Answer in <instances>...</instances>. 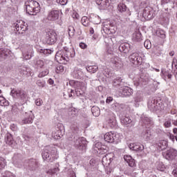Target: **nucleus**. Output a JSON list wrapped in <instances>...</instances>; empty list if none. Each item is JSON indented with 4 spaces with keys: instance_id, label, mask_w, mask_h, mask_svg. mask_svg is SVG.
<instances>
[{
    "instance_id": "obj_21",
    "label": "nucleus",
    "mask_w": 177,
    "mask_h": 177,
    "mask_svg": "<svg viewBox=\"0 0 177 177\" xmlns=\"http://www.w3.org/2000/svg\"><path fill=\"white\" fill-rule=\"evenodd\" d=\"M140 121L142 124H144V125H147V127H151L154 124L153 119L146 115H142L140 117Z\"/></svg>"
},
{
    "instance_id": "obj_44",
    "label": "nucleus",
    "mask_w": 177,
    "mask_h": 177,
    "mask_svg": "<svg viewBox=\"0 0 177 177\" xmlns=\"http://www.w3.org/2000/svg\"><path fill=\"white\" fill-rule=\"evenodd\" d=\"M68 31L69 37H74V34H75V29L74 28V26H69Z\"/></svg>"
},
{
    "instance_id": "obj_31",
    "label": "nucleus",
    "mask_w": 177,
    "mask_h": 177,
    "mask_svg": "<svg viewBox=\"0 0 177 177\" xmlns=\"http://www.w3.org/2000/svg\"><path fill=\"white\" fill-rule=\"evenodd\" d=\"M5 142L9 146H13V143H15V140H13V136L10 133H8L5 136Z\"/></svg>"
},
{
    "instance_id": "obj_54",
    "label": "nucleus",
    "mask_w": 177,
    "mask_h": 177,
    "mask_svg": "<svg viewBox=\"0 0 177 177\" xmlns=\"http://www.w3.org/2000/svg\"><path fill=\"white\" fill-rule=\"evenodd\" d=\"M3 177H16V176H15V175H13V173L10 172V171H6L3 174Z\"/></svg>"
},
{
    "instance_id": "obj_13",
    "label": "nucleus",
    "mask_w": 177,
    "mask_h": 177,
    "mask_svg": "<svg viewBox=\"0 0 177 177\" xmlns=\"http://www.w3.org/2000/svg\"><path fill=\"white\" fill-rule=\"evenodd\" d=\"M154 16H156V14H154V10L151 7H146L143 10L142 17L145 20H151L154 18Z\"/></svg>"
},
{
    "instance_id": "obj_63",
    "label": "nucleus",
    "mask_w": 177,
    "mask_h": 177,
    "mask_svg": "<svg viewBox=\"0 0 177 177\" xmlns=\"http://www.w3.org/2000/svg\"><path fill=\"white\" fill-rule=\"evenodd\" d=\"M169 138L172 140V142H175V136H174L172 133L169 134Z\"/></svg>"
},
{
    "instance_id": "obj_57",
    "label": "nucleus",
    "mask_w": 177,
    "mask_h": 177,
    "mask_svg": "<svg viewBox=\"0 0 177 177\" xmlns=\"http://www.w3.org/2000/svg\"><path fill=\"white\" fill-rule=\"evenodd\" d=\"M67 2H68V0H57V3L62 6L67 5Z\"/></svg>"
},
{
    "instance_id": "obj_1",
    "label": "nucleus",
    "mask_w": 177,
    "mask_h": 177,
    "mask_svg": "<svg viewBox=\"0 0 177 177\" xmlns=\"http://www.w3.org/2000/svg\"><path fill=\"white\" fill-rule=\"evenodd\" d=\"M75 57V50L74 48H68L64 47V50H59L55 54V60L57 63H60V60H64L65 62H68L70 58Z\"/></svg>"
},
{
    "instance_id": "obj_35",
    "label": "nucleus",
    "mask_w": 177,
    "mask_h": 177,
    "mask_svg": "<svg viewBox=\"0 0 177 177\" xmlns=\"http://www.w3.org/2000/svg\"><path fill=\"white\" fill-rule=\"evenodd\" d=\"M81 23L84 27H89V26H91V22L89 21V19L86 16H84L82 17Z\"/></svg>"
},
{
    "instance_id": "obj_10",
    "label": "nucleus",
    "mask_w": 177,
    "mask_h": 177,
    "mask_svg": "<svg viewBox=\"0 0 177 177\" xmlns=\"http://www.w3.org/2000/svg\"><path fill=\"white\" fill-rule=\"evenodd\" d=\"M129 59L134 66H140L143 63V59L138 53H133L129 56Z\"/></svg>"
},
{
    "instance_id": "obj_50",
    "label": "nucleus",
    "mask_w": 177,
    "mask_h": 177,
    "mask_svg": "<svg viewBox=\"0 0 177 177\" xmlns=\"http://www.w3.org/2000/svg\"><path fill=\"white\" fill-rule=\"evenodd\" d=\"M6 166V162H5V159L3 158H0V169H3Z\"/></svg>"
},
{
    "instance_id": "obj_39",
    "label": "nucleus",
    "mask_w": 177,
    "mask_h": 177,
    "mask_svg": "<svg viewBox=\"0 0 177 177\" xmlns=\"http://www.w3.org/2000/svg\"><path fill=\"white\" fill-rule=\"evenodd\" d=\"M86 68L88 73H96V71L99 70V67L97 66H87Z\"/></svg>"
},
{
    "instance_id": "obj_6",
    "label": "nucleus",
    "mask_w": 177,
    "mask_h": 177,
    "mask_svg": "<svg viewBox=\"0 0 177 177\" xmlns=\"http://www.w3.org/2000/svg\"><path fill=\"white\" fill-rule=\"evenodd\" d=\"M10 95L14 97V99H20L24 100L26 99V91L21 90V88H12Z\"/></svg>"
},
{
    "instance_id": "obj_37",
    "label": "nucleus",
    "mask_w": 177,
    "mask_h": 177,
    "mask_svg": "<svg viewBox=\"0 0 177 177\" xmlns=\"http://www.w3.org/2000/svg\"><path fill=\"white\" fill-rule=\"evenodd\" d=\"M73 77L77 80H81L82 78V71L80 69H75L73 71Z\"/></svg>"
},
{
    "instance_id": "obj_62",
    "label": "nucleus",
    "mask_w": 177,
    "mask_h": 177,
    "mask_svg": "<svg viewBox=\"0 0 177 177\" xmlns=\"http://www.w3.org/2000/svg\"><path fill=\"white\" fill-rule=\"evenodd\" d=\"M113 97H108L106 98V103H107L108 104H110V102H113Z\"/></svg>"
},
{
    "instance_id": "obj_23",
    "label": "nucleus",
    "mask_w": 177,
    "mask_h": 177,
    "mask_svg": "<svg viewBox=\"0 0 177 177\" xmlns=\"http://www.w3.org/2000/svg\"><path fill=\"white\" fill-rule=\"evenodd\" d=\"M12 51L8 48H0V59H8L10 57Z\"/></svg>"
},
{
    "instance_id": "obj_40",
    "label": "nucleus",
    "mask_w": 177,
    "mask_h": 177,
    "mask_svg": "<svg viewBox=\"0 0 177 177\" xmlns=\"http://www.w3.org/2000/svg\"><path fill=\"white\" fill-rule=\"evenodd\" d=\"M158 147L161 150L167 149L168 148L167 147H168V142L166 140H162L159 142Z\"/></svg>"
},
{
    "instance_id": "obj_17",
    "label": "nucleus",
    "mask_w": 177,
    "mask_h": 177,
    "mask_svg": "<svg viewBox=\"0 0 177 177\" xmlns=\"http://www.w3.org/2000/svg\"><path fill=\"white\" fill-rule=\"evenodd\" d=\"M119 92L121 93V95H123V96H131L133 94V90L129 86H122L119 89Z\"/></svg>"
},
{
    "instance_id": "obj_28",
    "label": "nucleus",
    "mask_w": 177,
    "mask_h": 177,
    "mask_svg": "<svg viewBox=\"0 0 177 177\" xmlns=\"http://www.w3.org/2000/svg\"><path fill=\"white\" fill-rule=\"evenodd\" d=\"M19 72L21 75H24L25 77H30L31 75V69L26 66H22L19 69Z\"/></svg>"
},
{
    "instance_id": "obj_24",
    "label": "nucleus",
    "mask_w": 177,
    "mask_h": 177,
    "mask_svg": "<svg viewBox=\"0 0 177 177\" xmlns=\"http://www.w3.org/2000/svg\"><path fill=\"white\" fill-rule=\"evenodd\" d=\"M113 88H117L120 90V88H122L124 86V82H122V79L120 77H118L113 80Z\"/></svg>"
},
{
    "instance_id": "obj_48",
    "label": "nucleus",
    "mask_w": 177,
    "mask_h": 177,
    "mask_svg": "<svg viewBox=\"0 0 177 177\" xmlns=\"http://www.w3.org/2000/svg\"><path fill=\"white\" fill-rule=\"evenodd\" d=\"M156 34L158 37H160V38H165V32H164V30H158Z\"/></svg>"
},
{
    "instance_id": "obj_9",
    "label": "nucleus",
    "mask_w": 177,
    "mask_h": 177,
    "mask_svg": "<svg viewBox=\"0 0 177 177\" xmlns=\"http://www.w3.org/2000/svg\"><path fill=\"white\" fill-rule=\"evenodd\" d=\"M162 156L168 161H172L177 157V151L174 148H167V151L162 153Z\"/></svg>"
},
{
    "instance_id": "obj_64",
    "label": "nucleus",
    "mask_w": 177,
    "mask_h": 177,
    "mask_svg": "<svg viewBox=\"0 0 177 177\" xmlns=\"http://www.w3.org/2000/svg\"><path fill=\"white\" fill-rule=\"evenodd\" d=\"M69 177H77V176L75 175V172H74V171H71Z\"/></svg>"
},
{
    "instance_id": "obj_25",
    "label": "nucleus",
    "mask_w": 177,
    "mask_h": 177,
    "mask_svg": "<svg viewBox=\"0 0 177 177\" xmlns=\"http://www.w3.org/2000/svg\"><path fill=\"white\" fill-rule=\"evenodd\" d=\"M129 149L133 151H142L145 149V147L140 144L133 143L129 145Z\"/></svg>"
},
{
    "instance_id": "obj_46",
    "label": "nucleus",
    "mask_w": 177,
    "mask_h": 177,
    "mask_svg": "<svg viewBox=\"0 0 177 177\" xmlns=\"http://www.w3.org/2000/svg\"><path fill=\"white\" fill-rule=\"evenodd\" d=\"M57 172H59V167H55L54 169L48 170L46 171V174L48 175H55Z\"/></svg>"
},
{
    "instance_id": "obj_3",
    "label": "nucleus",
    "mask_w": 177,
    "mask_h": 177,
    "mask_svg": "<svg viewBox=\"0 0 177 177\" xmlns=\"http://www.w3.org/2000/svg\"><path fill=\"white\" fill-rule=\"evenodd\" d=\"M69 85L75 89L77 96H84L85 93V83L75 80L69 81Z\"/></svg>"
},
{
    "instance_id": "obj_36",
    "label": "nucleus",
    "mask_w": 177,
    "mask_h": 177,
    "mask_svg": "<svg viewBox=\"0 0 177 177\" xmlns=\"http://www.w3.org/2000/svg\"><path fill=\"white\" fill-rule=\"evenodd\" d=\"M91 112L94 117H99L100 115V109L97 106H93L91 108Z\"/></svg>"
},
{
    "instance_id": "obj_61",
    "label": "nucleus",
    "mask_w": 177,
    "mask_h": 177,
    "mask_svg": "<svg viewBox=\"0 0 177 177\" xmlns=\"http://www.w3.org/2000/svg\"><path fill=\"white\" fill-rule=\"evenodd\" d=\"M36 106H41L42 104V100L41 99H37L35 101Z\"/></svg>"
},
{
    "instance_id": "obj_59",
    "label": "nucleus",
    "mask_w": 177,
    "mask_h": 177,
    "mask_svg": "<svg viewBox=\"0 0 177 177\" xmlns=\"http://www.w3.org/2000/svg\"><path fill=\"white\" fill-rule=\"evenodd\" d=\"M165 128H169L171 127V120H167L164 123Z\"/></svg>"
},
{
    "instance_id": "obj_12",
    "label": "nucleus",
    "mask_w": 177,
    "mask_h": 177,
    "mask_svg": "<svg viewBox=\"0 0 177 177\" xmlns=\"http://www.w3.org/2000/svg\"><path fill=\"white\" fill-rule=\"evenodd\" d=\"M53 153H55V151L52 152L49 149H45L41 153L43 160L47 161V162H53L55 161V155L52 154Z\"/></svg>"
},
{
    "instance_id": "obj_11",
    "label": "nucleus",
    "mask_w": 177,
    "mask_h": 177,
    "mask_svg": "<svg viewBox=\"0 0 177 177\" xmlns=\"http://www.w3.org/2000/svg\"><path fill=\"white\" fill-rule=\"evenodd\" d=\"M148 109L150 111L154 112L160 110L161 106H160V104H158V102L156 99L151 97L148 101Z\"/></svg>"
},
{
    "instance_id": "obj_51",
    "label": "nucleus",
    "mask_w": 177,
    "mask_h": 177,
    "mask_svg": "<svg viewBox=\"0 0 177 177\" xmlns=\"http://www.w3.org/2000/svg\"><path fill=\"white\" fill-rule=\"evenodd\" d=\"M53 50L52 49H44L43 50V55L48 56V55H52Z\"/></svg>"
},
{
    "instance_id": "obj_47",
    "label": "nucleus",
    "mask_w": 177,
    "mask_h": 177,
    "mask_svg": "<svg viewBox=\"0 0 177 177\" xmlns=\"http://www.w3.org/2000/svg\"><path fill=\"white\" fill-rule=\"evenodd\" d=\"M48 74H49V71L48 69H46L44 71H42L40 73H39L38 77L39 78H42L43 77L48 75Z\"/></svg>"
},
{
    "instance_id": "obj_52",
    "label": "nucleus",
    "mask_w": 177,
    "mask_h": 177,
    "mask_svg": "<svg viewBox=\"0 0 177 177\" xmlns=\"http://www.w3.org/2000/svg\"><path fill=\"white\" fill-rule=\"evenodd\" d=\"M112 64H113V67L116 68H121V64L116 60H112Z\"/></svg>"
},
{
    "instance_id": "obj_34",
    "label": "nucleus",
    "mask_w": 177,
    "mask_h": 177,
    "mask_svg": "<svg viewBox=\"0 0 177 177\" xmlns=\"http://www.w3.org/2000/svg\"><path fill=\"white\" fill-rule=\"evenodd\" d=\"M142 137L146 140V142H149L151 139V131L149 130H147L142 133Z\"/></svg>"
},
{
    "instance_id": "obj_33",
    "label": "nucleus",
    "mask_w": 177,
    "mask_h": 177,
    "mask_svg": "<svg viewBox=\"0 0 177 177\" xmlns=\"http://www.w3.org/2000/svg\"><path fill=\"white\" fill-rule=\"evenodd\" d=\"M133 41L140 42V41H142V33H140V32H134L133 34Z\"/></svg>"
},
{
    "instance_id": "obj_20",
    "label": "nucleus",
    "mask_w": 177,
    "mask_h": 177,
    "mask_svg": "<svg viewBox=\"0 0 177 177\" xmlns=\"http://www.w3.org/2000/svg\"><path fill=\"white\" fill-rule=\"evenodd\" d=\"M130 49H132V47H131V44H129V43L127 42L122 43L119 46L120 52H121V53H124L125 55L129 53Z\"/></svg>"
},
{
    "instance_id": "obj_60",
    "label": "nucleus",
    "mask_w": 177,
    "mask_h": 177,
    "mask_svg": "<svg viewBox=\"0 0 177 177\" xmlns=\"http://www.w3.org/2000/svg\"><path fill=\"white\" fill-rule=\"evenodd\" d=\"M80 47L81 48V49H86V48H88V46L85 43L82 42L80 44Z\"/></svg>"
},
{
    "instance_id": "obj_56",
    "label": "nucleus",
    "mask_w": 177,
    "mask_h": 177,
    "mask_svg": "<svg viewBox=\"0 0 177 177\" xmlns=\"http://www.w3.org/2000/svg\"><path fill=\"white\" fill-rule=\"evenodd\" d=\"M37 66L39 67L40 68H42L44 67V61L42 60H38L36 62Z\"/></svg>"
},
{
    "instance_id": "obj_18",
    "label": "nucleus",
    "mask_w": 177,
    "mask_h": 177,
    "mask_svg": "<svg viewBox=\"0 0 177 177\" xmlns=\"http://www.w3.org/2000/svg\"><path fill=\"white\" fill-rule=\"evenodd\" d=\"M104 139L105 142H107L108 143H114L115 139H117V134L111 131L109 133H106L104 136Z\"/></svg>"
},
{
    "instance_id": "obj_26",
    "label": "nucleus",
    "mask_w": 177,
    "mask_h": 177,
    "mask_svg": "<svg viewBox=\"0 0 177 177\" xmlns=\"http://www.w3.org/2000/svg\"><path fill=\"white\" fill-rule=\"evenodd\" d=\"M125 109V104H120L118 102H114L111 104V109L114 110L117 113H120V111H122Z\"/></svg>"
},
{
    "instance_id": "obj_30",
    "label": "nucleus",
    "mask_w": 177,
    "mask_h": 177,
    "mask_svg": "<svg viewBox=\"0 0 177 177\" xmlns=\"http://www.w3.org/2000/svg\"><path fill=\"white\" fill-rule=\"evenodd\" d=\"M133 99H134V103L136 104H139V103H141V102H143V93L140 91L137 92Z\"/></svg>"
},
{
    "instance_id": "obj_42",
    "label": "nucleus",
    "mask_w": 177,
    "mask_h": 177,
    "mask_svg": "<svg viewBox=\"0 0 177 177\" xmlns=\"http://www.w3.org/2000/svg\"><path fill=\"white\" fill-rule=\"evenodd\" d=\"M118 10L120 12V13H122L127 10V6L124 3H120L118 6Z\"/></svg>"
},
{
    "instance_id": "obj_53",
    "label": "nucleus",
    "mask_w": 177,
    "mask_h": 177,
    "mask_svg": "<svg viewBox=\"0 0 177 177\" xmlns=\"http://www.w3.org/2000/svg\"><path fill=\"white\" fill-rule=\"evenodd\" d=\"M127 163L129 164V167H131L133 168L134 167H136V163L135 162V159H133V158H131V160L128 161Z\"/></svg>"
},
{
    "instance_id": "obj_55",
    "label": "nucleus",
    "mask_w": 177,
    "mask_h": 177,
    "mask_svg": "<svg viewBox=\"0 0 177 177\" xmlns=\"http://www.w3.org/2000/svg\"><path fill=\"white\" fill-rule=\"evenodd\" d=\"M57 73H63L64 71V66L63 65H59L57 66Z\"/></svg>"
},
{
    "instance_id": "obj_49",
    "label": "nucleus",
    "mask_w": 177,
    "mask_h": 177,
    "mask_svg": "<svg viewBox=\"0 0 177 177\" xmlns=\"http://www.w3.org/2000/svg\"><path fill=\"white\" fill-rule=\"evenodd\" d=\"M144 46L146 48V49H150V48H151V43L149 40H146L144 42Z\"/></svg>"
},
{
    "instance_id": "obj_19",
    "label": "nucleus",
    "mask_w": 177,
    "mask_h": 177,
    "mask_svg": "<svg viewBox=\"0 0 177 177\" xmlns=\"http://www.w3.org/2000/svg\"><path fill=\"white\" fill-rule=\"evenodd\" d=\"M95 2L100 6L101 10H104L110 6L111 0H95Z\"/></svg>"
},
{
    "instance_id": "obj_45",
    "label": "nucleus",
    "mask_w": 177,
    "mask_h": 177,
    "mask_svg": "<svg viewBox=\"0 0 177 177\" xmlns=\"http://www.w3.org/2000/svg\"><path fill=\"white\" fill-rule=\"evenodd\" d=\"M46 84V82H45V81L41 80H38L36 82V84L37 86H39V88H45Z\"/></svg>"
},
{
    "instance_id": "obj_43",
    "label": "nucleus",
    "mask_w": 177,
    "mask_h": 177,
    "mask_svg": "<svg viewBox=\"0 0 177 177\" xmlns=\"http://www.w3.org/2000/svg\"><path fill=\"white\" fill-rule=\"evenodd\" d=\"M62 136H63V134H62L61 129H59V131L55 132L53 134V138H54V139H55V140L60 139L62 138Z\"/></svg>"
},
{
    "instance_id": "obj_14",
    "label": "nucleus",
    "mask_w": 177,
    "mask_h": 177,
    "mask_svg": "<svg viewBox=\"0 0 177 177\" xmlns=\"http://www.w3.org/2000/svg\"><path fill=\"white\" fill-rule=\"evenodd\" d=\"M24 119L22 120V124H32V121L35 117L34 116V113L32 111H30L28 112H26L24 114Z\"/></svg>"
},
{
    "instance_id": "obj_15",
    "label": "nucleus",
    "mask_w": 177,
    "mask_h": 177,
    "mask_svg": "<svg viewBox=\"0 0 177 177\" xmlns=\"http://www.w3.org/2000/svg\"><path fill=\"white\" fill-rule=\"evenodd\" d=\"M59 16H60V12L57 10H52L48 14L47 19L50 21H55L59 19Z\"/></svg>"
},
{
    "instance_id": "obj_32",
    "label": "nucleus",
    "mask_w": 177,
    "mask_h": 177,
    "mask_svg": "<svg viewBox=\"0 0 177 177\" xmlns=\"http://www.w3.org/2000/svg\"><path fill=\"white\" fill-rule=\"evenodd\" d=\"M161 77L165 80V81H167V77L169 80L172 79V74L169 73V71H165L164 69H162Z\"/></svg>"
},
{
    "instance_id": "obj_38",
    "label": "nucleus",
    "mask_w": 177,
    "mask_h": 177,
    "mask_svg": "<svg viewBox=\"0 0 177 177\" xmlns=\"http://www.w3.org/2000/svg\"><path fill=\"white\" fill-rule=\"evenodd\" d=\"M108 125L111 128H115L117 126V120H115V118H112L111 119H109L108 121Z\"/></svg>"
},
{
    "instance_id": "obj_2",
    "label": "nucleus",
    "mask_w": 177,
    "mask_h": 177,
    "mask_svg": "<svg viewBox=\"0 0 177 177\" xmlns=\"http://www.w3.org/2000/svg\"><path fill=\"white\" fill-rule=\"evenodd\" d=\"M26 11L30 16H37L41 10V6L38 1L34 0H28L25 2Z\"/></svg>"
},
{
    "instance_id": "obj_58",
    "label": "nucleus",
    "mask_w": 177,
    "mask_h": 177,
    "mask_svg": "<svg viewBox=\"0 0 177 177\" xmlns=\"http://www.w3.org/2000/svg\"><path fill=\"white\" fill-rule=\"evenodd\" d=\"M132 156H129V155H125L124 156V160L126 161V162H128L130 160H131Z\"/></svg>"
},
{
    "instance_id": "obj_8",
    "label": "nucleus",
    "mask_w": 177,
    "mask_h": 177,
    "mask_svg": "<svg viewBox=\"0 0 177 177\" xmlns=\"http://www.w3.org/2000/svg\"><path fill=\"white\" fill-rule=\"evenodd\" d=\"M15 28L16 31H22V32H19V34H21L24 35V34H26V31L28 30V25L26 24V22L23 21H17L15 24H14Z\"/></svg>"
},
{
    "instance_id": "obj_22",
    "label": "nucleus",
    "mask_w": 177,
    "mask_h": 177,
    "mask_svg": "<svg viewBox=\"0 0 177 177\" xmlns=\"http://www.w3.org/2000/svg\"><path fill=\"white\" fill-rule=\"evenodd\" d=\"M94 151L97 154H104L106 149L104 146L102 145V142H97L94 146Z\"/></svg>"
},
{
    "instance_id": "obj_4",
    "label": "nucleus",
    "mask_w": 177,
    "mask_h": 177,
    "mask_svg": "<svg viewBox=\"0 0 177 177\" xmlns=\"http://www.w3.org/2000/svg\"><path fill=\"white\" fill-rule=\"evenodd\" d=\"M72 140L74 142V146L76 149L81 150V151H85L86 150V139L85 138L74 136Z\"/></svg>"
},
{
    "instance_id": "obj_5",
    "label": "nucleus",
    "mask_w": 177,
    "mask_h": 177,
    "mask_svg": "<svg viewBox=\"0 0 177 177\" xmlns=\"http://www.w3.org/2000/svg\"><path fill=\"white\" fill-rule=\"evenodd\" d=\"M56 41H57V35L56 34V32L53 30L46 32L44 39L45 44H47V45H55Z\"/></svg>"
},
{
    "instance_id": "obj_41",
    "label": "nucleus",
    "mask_w": 177,
    "mask_h": 177,
    "mask_svg": "<svg viewBox=\"0 0 177 177\" xmlns=\"http://www.w3.org/2000/svg\"><path fill=\"white\" fill-rule=\"evenodd\" d=\"M122 124H124V125H129L132 122V119H131L130 117H124L122 118L121 120Z\"/></svg>"
},
{
    "instance_id": "obj_16",
    "label": "nucleus",
    "mask_w": 177,
    "mask_h": 177,
    "mask_svg": "<svg viewBox=\"0 0 177 177\" xmlns=\"http://www.w3.org/2000/svg\"><path fill=\"white\" fill-rule=\"evenodd\" d=\"M28 164V169L29 171H37L39 167V162L34 158L30 159Z\"/></svg>"
},
{
    "instance_id": "obj_29",
    "label": "nucleus",
    "mask_w": 177,
    "mask_h": 177,
    "mask_svg": "<svg viewBox=\"0 0 177 177\" xmlns=\"http://www.w3.org/2000/svg\"><path fill=\"white\" fill-rule=\"evenodd\" d=\"M146 82H147V79H145L142 75L134 81V85L135 86H143V85H146Z\"/></svg>"
},
{
    "instance_id": "obj_7",
    "label": "nucleus",
    "mask_w": 177,
    "mask_h": 177,
    "mask_svg": "<svg viewBox=\"0 0 177 177\" xmlns=\"http://www.w3.org/2000/svg\"><path fill=\"white\" fill-rule=\"evenodd\" d=\"M79 133L80 127H78V124L75 122L73 123L70 127L69 132L68 133V140H73L74 136H75V138H77Z\"/></svg>"
},
{
    "instance_id": "obj_27",
    "label": "nucleus",
    "mask_w": 177,
    "mask_h": 177,
    "mask_svg": "<svg viewBox=\"0 0 177 177\" xmlns=\"http://www.w3.org/2000/svg\"><path fill=\"white\" fill-rule=\"evenodd\" d=\"M33 53L34 50H32V47H28L24 53V59H25V60H30V59L34 56Z\"/></svg>"
}]
</instances>
